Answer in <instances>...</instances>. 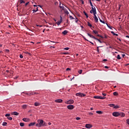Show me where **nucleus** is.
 <instances>
[{
  "label": "nucleus",
  "mask_w": 129,
  "mask_h": 129,
  "mask_svg": "<svg viewBox=\"0 0 129 129\" xmlns=\"http://www.w3.org/2000/svg\"><path fill=\"white\" fill-rule=\"evenodd\" d=\"M87 35H88V36H89V37L90 38H92L93 39H95V40H97V41H98V42H99V43H102V42L100 40H99L98 38H96L94 36H93L89 33H87Z\"/></svg>",
  "instance_id": "obj_1"
},
{
  "label": "nucleus",
  "mask_w": 129,
  "mask_h": 129,
  "mask_svg": "<svg viewBox=\"0 0 129 129\" xmlns=\"http://www.w3.org/2000/svg\"><path fill=\"white\" fill-rule=\"evenodd\" d=\"M76 96H79V97H84V96H86L85 94H83L82 93H77L76 94Z\"/></svg>",
  "instance_id": "obj_2"
},
{
  "label": "nucleus",
  "mask_w": 129,
  "mask_h": 129,
  "mask_svg": "<svg viewBox=\"0 0 129 129\" xmlns=\"http://www.w3.org/2000/svg\"><path fill=\"white\" fill-rule=\"evenodd\" d=\"M65 103L66 104H73V103H74V100H69L68 101H66Z\"/></svg>",
  "instance_id": "obj_3"
},
{
  "label": "nucleus",
  "mask_w": 129,
  "mask_h": 129,
  "mask_svg": "<svg viewBox=\"0 0 129 129\" xmlns=\"http://www.w3.org/2000/svg\"><path fill=\"white\" fill-rule=\"evenodd\" d=\"M113 116H115V117L117 116H119V112H113L112 113Z\"/></svg>",
  "instance_id": "obj_4"
},
{
  "label": "nucleus",
  "mask_w": 129,
  "mask_h": 129,
  "mask_svg": "<svg viewBox=\"0 0 129 129\" xmlns=\"http://www.w3.org/2000/svg\"><path fill=\"white\" fill-rule=\"evenodd\" d=\"M94 98H95L96 99H105V97H103L99 96H95Z\"/></svg>",
  "instance_id": "obj_5"
},
{
  "label": "nucleus",
  "mask_w": 129,
  "mask_h": 129,
  "mask_svg": "<svg viewBox=\"0 0 129 129\" xmlns=\"http://www.w3.org/2000/svg\"><path fill=\"white\" fill-rule=\"evenodd\" d=\"M55 102H56L57 103H62V102H63V100L61 99H58L56 100H55Z\"/></svg>",
  "instance_id": "obj_6"
},
{
  "label": "nucleus",
  "mask_w": 129,
  "mask_h": 129,
  "mask_svg": "<svg viewBox=\"0 0 129 129\" xmlns=\"http://www.w3.org/2000/svg\"><path fill=\"white\" fill-rule=\"evenodd\" d=\"M67 108L68 109H73L74 108V105H69L67 106Z\"/></svg>",
  "instance_id": "obj_7"
},
{
  "label": "nucleus",
  "mask_w": 129,
  "mask_h": 129,
  "mask_svg": "<svg viewBox=\"0 0 129 129\" xmlns=\"http://www.w3.org/2000/svg\"><path fill=\"white\" fill-rule=\"evenodd\" d=\"M94 19L95 23H98V18H97V16H96V14L94 15Z\"/></svg>",
  "instance_id": "obj_8"
},
{
  "label": "nucleus",
  "mask_w": 129,
  "mask_h": 129,
  "mask_svg": "<svg viewBox=\"0 0 129 129\" xmlns=\"http://www.w3.org/2000/svg\"><path fill=\"white\" fill-rule=\"evenodd\" d=\"M60 20L59 21H57V26H60L61 25V23H62V16H60Z\"/></svg>",
  "instance_id": "obj_9"
},
{
  "label": "nucleus",
  "mask_w": 129,
  "mask_h": 129,
  "mask_svg": "<svg viewBox=\"0 0 129 129\" xmlns=\"http://www.w3.org/2000/svg\"><path fill=\"white\" fill-rule=\"evenodd\" d=\"M93 12H94V15H96L97 13H96V9H95V8L94 7H92V10H91Z\"/></svg>",
  "instance_id": "obj_10"
},
{
  "label": "nucleus",
  "mask_w": 129,
  "mask_h": 129,
  "mask_svg": "<svg viewBox=\"0 0 129 129\" xmlns=\"http://www.w3.org/2000/svg\"><path fill=\"white\" fill-rule=\"evenodd\" d=\"M22 120L25 122H29V121H30V118H23Z\"/></svg>",
  "instance_id": "obj_11"
},
{
  "label": "nucleus",
  "mask_w": 129,
  "mask_h": 129,
  "mask_svg": "<svg viewBox=\"0 0 129 129\" xmlns=\"http://www.w3.org/2000/svg\"><path fill=\"white\" fill-rule=\"evenodd\" d=\"M85 126L86 128H91L92 125L91 124H86Z\"/></svg>",
  "instance_id": "obj_12"
},
{
  "label": "nucleus",
  "mask_w": 129,
  "mask_h": 129,
  "mask_svg": "<svg viewBox=\"0 0 129 129\" xmlns=\"http://www.w3.org/2000/svg\"><path fill=\"white\" fill-rule=\"evenodd\" d=\"M12 115H19V113L17 111H14L11 113Z\"/></svg>",
  "instance_id": "obj_13"
},
{
  "label": "nucleus",
  "mask_w": 129,
  "mask_h": 129,
  "mask_svg": "<svg viewBox=\"0 0 129 129\" xmlns=\"http://www.w3.org/2000/svg\"><path fill=\"white\" fill-rule=\"evenodd\" d=\"M119 115H120L121 117H124V116H125V114L123 112H120Z\"/></svg>",
  "instance_id": "obj_14"
},
{
  "label": "nucleus",
  "mask_w": 129,
  "mask_h": 129,
  "mask_svg": "<svg viewBox=\"0 0 129 129\" xmlns=\"http://www.w3.org/2000/svg\"><path fill=\"white\" fill-rule=\"evenodd\" d=\"M62 11L64 12V14H66V15H69V12H68V11L66 8L63 9Z\"/></svg>",
  "instance_id": "obj_15"
},
{
  "label": "nucleus",
  "mask_w": 129,
  "mask_h": 129,
  "mask_svg": "<svg viewBox=\"0 0 129 129\" xmlns=\"http://www.w3.org/2000/svg\"><path fill=\"white\" fill-rule=\"evenodd\" d=\"M43 123H44V120H43L42 119L40 120L39 124L40 126H42Z\"/></svg>",
  "instance_id": "obj_16"
},
{
  "label": "nucleus",
  "mask_w": 129,
  "mask_h": 129,
  "mask_svg": "<svg viewBox=\"0 0 129 129\" xmlns=\"http://www.w3.org/2000/svg\"><path fill=\"white\" fill-rule=\"evenodd\" d=\"M35 124H36L35 122H31L30 124H29V126H33L34 125H35Z\"/></svg>",
  "instance_id": "obj_17"
},
{
  "label": "nucleus",
  "mask_w": 129,
  "mask_h": 129,
  "mask_svg": "<svg viewBox=\"0 0 129 129\" xmlns=\"http://www.w3.org/2000/svg\"><path fill=\"white\" fill-rule=\"evenodd\" d=\"M35 106H40L41 105V103L39 102H35L34 103Z\"/></svg>",
  "instance_id": "obj_18"
},
{
  "label": "nucleus",
  "mask_w": 129,
  "mask_h": 129,
  "mask_svg": "<svg viewBox=\"0 0 129 129\" xmlns=\"http://www.w3.org/2000/svg\"><path fill=\"white\" fill-rule=\"evenodd\" d=\"M22 108H23V109H26V108L28 107V105H27V104L23 105L22 106Z\"/></svg>",
  "instance_id": "obj_19"
},
{
  "label": "nucleus",
  "mask_w": 129,
  "mask_h": 129,
  "mask_svg": "<svg viewBox=\"0 0 129 129\" xmlns=\"http://www.w3.org/2000/svg\"><path fill=\"white\" fill-rule=\"evenodd\" d=\"M68 33V31L67 30H64L62 32V34H63V35H66L67 33Z\"/></svg>",
  "instance_id": "obj_20"
},
{
  "label": "nucleus",
  "mask_w": 129,
  "mask_h": 129,
  "mask_svg": "<svg viewBox=\"0 0 129 129\" xmlns=\"http://www.w3.org/2000/svg\"><path fill=\"white\" fill-rule=\"evenodd\" d=\"M108 106H110V107H114V104H109Z\"/></svg>",
  "instance_id": "obj_21"
},
{
  "label": "nucleus",
  "mask_w": 129,
  "mask_h": 129,
  "mask_svg": "<svg viewBox=\"0 0 129 129\" xmlns=\"http://www.w3.org/2000/svg\"><path fill=\"white\" fill-rule=\"evenodd\" d=\"M59 8H60V9H62V11H63V9H65V8H64V6H61V3L59 4Z\"/></svg>",
  "instance_id": "obj_22"
},
{
  "label": "nucleus",
  "mask_w": 129,
  "mask_h": 129,
  "mask_svg": "<svg viewBox=\"0 0 129 129\" xmlns=\"http://www.w3.org/2000/svg\"><path fill=\"white\" fill-rule=\"evenodd\" d=\"M96 113H98V114H102V111H96Z\"/></svg>",
  "instance_id": "obj_23"
},
{
  "label": "nucleus",
  "mask_w": 129,
  "mask_h": 129,
  "mask_svg": "<svg viewBox=\"0 0 129 129\" xmlns=\"http://www.w3.org/2000/svg\"><path fill=\"white\" fill-rule=\"evenodd\" d=\"M8 124V123L7 122H3L2 125L4 126H6Z\"/></svg>",
  "instance_id": "obj_24"
},
{
  "label": "nucleus",
  "mask_w": 129,
  "mask_h": 129,
  "mask_svg": "<svg viewBox=\"0 0 129 129\" xmlns=\"http://www.w3.org/2000/svg\"><path fill=\"white\" fill-rule=\"evenodd\" d=\"M28 96H31V95H34V93H26Z\"/></svg>",
  "instance_id": "obj_25"
},
{
  "label": "nucleus",
  "mask_w": 129,
  "mask_h": 129,
  "mask_svg": "<svg viewBox=\"0 0 129 129\" xmlns=\"http://www.w3.org/2000/svg\"><path fill=\"white\" fill-rule=\"evenodd\" d=\"M83 38L86 40V41H88V42H90V43L91 44H92V45H94V44L93 42H92L91 41H90L89 40H87L86 38H85V37H83Z\"/></svg>",
  "instance_id": "obj_26"
},
{
  "label": "nucleus",
  "mask_w": 129,
  "mask_h": 129,
  "mask_svg": "<svg viewBox=\"0 0 129 129\" xmlns=\"http://www.w3.org/2000/svg\"><path fill=\"white\" fill-rule=\"evenodd\" d=\"M101 47H102V46H97V51L98 52V53H99V48H101Z\"/></svg>",
  "instance_id": "obj_27"
},
{
  "label": "nucleus",
  "mask_w": 129,
  "mask_h": 129,
  "mask_svg": "<svg viewBox=\"0 0 129 129\" xmlns=\"http://www.w3.org/2000/svg\"><path fill=\"white\" fill-rule=\"evenodd\" d=\"M117 59H118V60H120V59H121V57H120V55H119V54H118L117 55Z\"/></svg>",
  "instance_id": "obj_28"
},
{
  "label": "nucleus",
  "mask_w": 129,
  "mask_h": 129,
  "mask_svg": "<svg viewBox=\"0 0 129 129\" xmlns=\"http://www.w3.org/2000/svg\"><path fill=\"white\" fill-rule=\"evenodd\" d=\"M20 126H24L25 123H23V122H21V123H20Z\"/></svg>",
  "instance_id": "obj_29"
},
{
  "label": "nucleus",
  "mask_w": 129,
  "mask_h": 129,
  "mask_svg": "<svg viewBox=\"0 0 129 129\" xmlns=\"http://www.w3.org/2000/svg\"><path fill=\"white\" fill-rule=\"evenodd\" d=\"M84 14L85 16H86V18H88V15L87 14V13H86V12H84Z\"/></svg>",
  "instance_id": "obj_30"
},
{
  "label": "nucleus",
  "mask_w": 129,
  "mask_h": 129,
  "mask_svg": "<svg viewBox=\"0 0 129 129\" xmlns=\"http://www.w3.org/2000/svg\"><path fill=\"white\" fill-rule=\"evenodd\" d=\"M93 32L94 33V34H98V31H97L96 30H93Z\"/></svg>",
  "instance_id": "obj_31"
},
{
  "label": "nucleus",
  "mask_w": 129,
  "mask_h": 129,
  "mask_svg": "<svg viewBox=\"0 0 129 129\" xmlns=\"http://www.w3.org/2000/svg\"><path fill=\"white\" fill-rule=\"evenodd\" d=\"M7 119H9V120H12L13 119V117H7Z\"/></svg>",
  "instance_id": "obj_32"
},
{
  "label": "nucleus",
  "mask_w": 129,
  "mask_h": 129,
  "mask_svg": "<svg viewBox=\"0 0 129 129\" xmlns=\"http://www.w3.org/2000/svg\"><path fill=\"white\" fill-rule=\"evenodd\" d=\"M114 108H115V109L119 108V106L118 105L114 106Z\"/></svg>",
  "instance_id": "obj_33"
},
{
  "label": "nucleus",
  "mask_w": 129,
  "mask_h": 129,
  "mask_svg": "<svg viewBox=\"0 0 129 129\" xmlns=\"http://www.w3.org/2000/svg\"><path fill=\"white\" fill-rule=\"evenodd\" d=\"M113 95H115V96H116V95H118V93L116 92H114L113 93Z\"/></svg>",
  "instance_id": "obj_34"
},
{
  "label": "nucleus",
  "mask_w": 129,
  "mask_h": 129,
  "mask_svg": "<svg viewBox=\"0 0 129 129\" xmlns=\"http://www.w3.org/2000/svg\"><path fill=\"white\" fill-rule=\"evenodd\" d=\"M20 4H25V1L24 0H20Z\"/></svg>",
  "instance_id": "obj_35"
},
{
  "label": "nucleus",
  "mask_w": 129,
  "mask_h": 129,
  "mask_svg": "<svg viewBox=\"0 0 129 129\" xmlns=\"http://www.w3.org/2000/svg\"><path fill=\"white\" fill-rule=\"evenodd\" d=\"M88 26L90 27H92V25H91L89 22H88Z\"/></svg>",
  "instance_id": "obj_36"
},
{
  "label": "nucleus",
  "mask_w": 129,
  "mask_h": 129,
  "mask_svg": "<svg viewBox=\"0 0 129 129\" xmlns=\"http://www.w3.org/2000/svg\"><path fill=\"white\" fill-rule=\"evenodd\" d=\"M11 115V114L10 113H7L5 115V116H6L7 117H8V116H10Z\"/></svg>",
  "instance_id": "obj_37"
},
{
  "label": "nucleus",
  "mask_w": 129,
  "mask_h": 129,
  "mask_svg": "<svg viewBox=\"0 0 129 129\" xmlns=\"http://www.w3.org/2000/svg\"><path fill=\"white\" fill-rule=\"evenodd\" d=\"M106 24L107 25V26L108 28H109V29H112L111 26L108 25V24H107V23H106Z\"/></svg>",
  "instance_id": "obj_38"
},
{
  "label": "nucleus",
  "mask_w": 129,
  "mask_h": 129,
  "mask_svg": "<svg viewBox=\"0 0 129 129\" xmlns=\"http://www.w3.org/2000/svg\"><path fill=\"white\" fill-rule=\"evenodd\" d=\"M106 24L107 25V26L108 28H109V29H112L111 26L108 25V24H107V23H106Z\"/></svg>",
  "instance_id": "obj_39"
},
{
  "label": "nucleus",
  "mask_w": 129,
  "mask_h": 129,
  "mask_svg": "<svg viewBox=\"0 0 129 129\" xmlns=\"http://www.w3.org/2000/svg\"><path fill=\"white\" fill-rule=\"evenodd\" d=\"M106 24L107 25V26L108 28H109V29H112L111 26L108 25V24H107V23H106Z\"/></svg>",
  "instance_id": "obj_40"
},
{
  "label": "nucleus",
  "mask_w": 129,
  "mask_h": 129,
  "mask_svg": "<svg viewBox=\"0 0 129 129\" xmlns=\"http://www.w3.org/2000/svg\"><path fill=\"white\" fill-rule=\"evenodd\" d=\"M106 24L107 25V26L108 28H109V29H112L111 26L108 25V24H107V23H106Z\"/></svg>",
  "instance_id": "obj_41"
},
{
  "label": "nucleus",
  "mask_w": 129,
  "mask_h": 129,
  "mask_svg": "<svg viewBox=\"0 0 129 129\" xmlns=\"http://www.w3.org/2000/svg\"><path fill=\"white\" fill-rule=\"evenodd\" d=\"M106 24L107 25V26L108 28H109V29H112L111 26L108 25V24H107V23H106Z\"/></svg>",
  "instance_id": "obj_42"
},
{
  "label": "nucleus",
  "mask_w": 129,
  "mask_h": 129,
  "mask_svg": "<svg viewBox=\"0 0 129 129\" xmlns=\"http://www.w3.org/2000/svg\"><path fill=\"white\" fill-rule=\"evenodd\" d=\"M76 119H77V120H80V119H81V118H80L79 117H77L76 118Z\"/></svg>",
  "instance_id": "obj_43"
},
{
  "label": "nucleus",
  "mask_w": 129,
  "mask_h": 129,
  "mask_svg": "<svg viewBox=\"0 0 129 129\" xmlns=\"http://www.w3.org/2000/svg\"><path fill=\"white\" fill-rule=\"evenodd\" d=\"M36 126H38V127H41V125H40L39 123H37V124H36Z\"/></svg>",
  "instance_id": "obj_44"
},
{
  "label": "nucleus",
  "mask_w": 129,
  "mask_h": 129,
  "mask_svg": "<svg viewBox=\"0 0 129 129\" xmlns=\"http://www.w3.org/2000/svg\"><path fill=\"white\" fill-rule=\"evenodd\" d=\"M78 73L79 74H81V73H82V70H80L78 71Z\"/></svg>",
  "instance_id": "obj_45"
},
{
  "label": "nucleus",
  "mask_w": 129,
  "mask_h": 129,
  "mask_svg": "<svg viewBox=\"0 0 129 129\" xmlns=\"http://www.w3.org/2000/svg\"><path fill=\"white\" fill-rule=\"evenodd\" d=\"M126 123H127V124H128V125H129V118L127 119L126 120Z\"/></svg>",
  "instance_id": "obj_46"
},
{
  "label": "nucleus",
  "mask_w": 129,
  "mask_h": 129,
  "mask_svg": "<svg viewBox=\"0 0 129 129\" xmlns=\"http://www.w3.org/2000/svg\"><path fill=\"white\" fill-rule=\"evenodd\" d=\"M70 20H74V18H73V17H72V16H70Z\"/></svg>",
  "instance_id": "obj_47"
},
{
  "label": "nucleus",
  "mask_w": 129,
  "mask_h": 129,
  "mask_svg": "<svg viewBox=\"0 0 129 129\" xmlns=\"http://www.w3.org/2000/svg\"><path fill=\"white\" fill-rule=\"evenodd\" d=\"M70 48L69 47H66L64 48H63V50H69Z\"/></svg>",
  "instance_id": "obj_48"
},
{
  "label": "nucleus",
  "mask_w": 129,
  "mask_h": 129,
  "mask_svg": "<svg viewBox=\"0 0 129 129\" xmlns=\"http://www.w3.org/2000/svg\"><path fill=\"white\" fill-rule=\"evenodd\" d=\"M90 14H93V15H94V11H92V10H91L90 11Z\"/></svg>",
  "instance_id": "obj_49"
},
{
  "label": "nucleus",
  "mask_w": 129,
  "mask_h": 129,
  "mask_svg": "<svg viewBox=\"0 0 129 129\" xmlns=\"http://www.w3.org/2000/svg\"><path fill=\"white\" fill-rule=\"evenodd\" d=\"M62 54L63 55H67V54H69V52H63Z\"/></svg>",
  "instance_id": "obj_50"
},
{
  "label": "nucleus",
  "mask_w": 129,
  "mask_h": 129,
  "mask_svg": "<svg viewBox=\"0 0 129 129\" xmlns=\"http://www.w3.org/2000/svg\"><path fill=\"white\" fill-rule=\"evenodd\" d=\"M43 126H46V122H43V123L42 124Z\"/></svg>",
  "instance_id": "obj_51"
},
{
  "label": "nucleus",
  "mask_w": 129,
  "mask_h": 129,
  "mask_svg": "<svg viewBox=\"0 0 129 129\" xmlns=\"http://www.w3.org/2000/svg\"><path fill=\"white\" fill-rule=\"evenodd\" d=\"M5 51L6 52V53H9V52H10V50L9 49H6Z\"/></svg>",
  "instance_id": "obj_52"
},
{
  "label": "nucleus",
  "mask_w": 129,
  "mask_h": 129,
  "mask_svg": "<svg viewBox=\"0 0 129 129\" xmlns=\"http://www.w3.org/2000/svg\"><path fill=\"white\" fill-rule=\"evenodd\" d=\"M89 115H93V113L92 112H89Z\"/></svg>",
  "instance_id": "obj_53"
},
{
  "label": "nucleus",
  "mask_w": 129,
  "mask_h": 129,
  "mask_svg": "<svg viewBox=\"0 0 129 129\" xmlns=\"http://www.w3.org/2000/svg\"><path fill=\"white\" fill-rule=\"evenodd\" d=\"M23 57H24V56H23V55H22V54H20V58H21V59L23 58Z\"/></svg>",
  "instance_id": "obj_54"
},
{
  "label": "nucleus",
  "mask_w": 129,
  "mask_h": 129,
  "mask_svg": "<svg viewBox=\"0 0 129 129\" xmlns=\"http://www.w3.org/2000/svg\"><path fill=\"white\" fill-rule=\"evenodd\" d=\"M103 96H106V94L102 93Z\"/></svg>",
  "instance_id": "obj_55"
},
{
  "label": "nucleus",
  "mask_w": 129,
  "mask_h": 129,
  "mask_svg": "<svg viewBox=\"0 0 129 129\" xmlns=\"http://www.w3.org/2000/svg\"><path fill=\"white\" fill-rule=\"evenodd\" d=\"M111 34H112V35H113L114 36V35L115 34V33L113 32V31H111Z\"/></svg>",
  "instance_id": "obj_56"
},
{
  "label": "nucleus",
  "mask_w": 129,
  "mask_h": 129,
  "mask_svg": "<svg viewBox=\"0 0 129 129\" xmlns=\"http://www.w3.org/2000/svg\"><path fill=\"white\" fill-rule=\"evenodd\" d=\"M78 21L79 20L77 18H76V21H75L76 23H78Z\"/></svg>",
  "instance_id": "obj_57"
},
{
  "label": "nucleus",
  "mask_w": 129,
  "mask_h": 129,
  "mask_svg": "<svg viewBox=\"0 0 129 129\" xmlns=\"http://www.w3.org/2000/svg\"><path fill=\"white\" fill-rule=\"evenodd\" d=\"M25 54H29V55H31V53L28 52H25Z\"/></svg>",
  "instance_id": "obj_58"
},
{
  "label": "nucleus",
  "mask_w": 129,
  "mask_h": 129,
  "mask_svg": "<svg viewBox=\"0 0 129 129\" xmlns=\"http://www.w3.org/2000/svg\"><path fill=\"white\" fill-rule=\"evenodd\" d=\"M32 11H33V13H36L37 12V11L35 9H33Z\"/></svg>",
  "instance_id": "obj_59"
},
{
  "label": "nucleus",
  "mask_w": 129,
  "mask_h": 129,
  "mask_svg": "<svg viewBox=\"0 0 129 129\" xmlns=\"http://www.w3.org/2000/svg\"><path fill=\"white\" fill-rule=\"evenodd\" d=\"M103 61H104V62H106L107 61V59H104L103 60Z\"/></svg>",
  "instance_id": "obj_60"
},
{
  "label": "nucleus",
  "mask_w": 129,
  "mask_h": 129,
  "mask_svg": "<svg viewBox=\"0 0 129 129\" xmlns=\"http://www.w3.org/2000/svg\"><path fill=\"white\" fill-rule=\"evenodd\" d=\"M99 19L100 22L101 23H102V22H103V21H102V20L100 19V18H99Z\"/></svg>",
  "instance_id": "obj_61"
},
{
  "label": "nucleus",
  "mask_w": 129,
  "mask_h": 129,
  "mask_svg": "<svg viewBox=\"0 0 129 129\" xmlns=\"http://www.w3.org/2000/svg\"><path fill=\"white\" fill-rule=\"evenodd\" d=\"M90 5L91 7H92V8L94 7L92 3H91Z\"/></svg>",
  "instance_id": "obj_62"
},
{
  "label": "nucleus",
  "mask_w": 129,
  "mask_h": 129,
  "mask_svg": "<svg viewBox=\"0 0 129 129\" xmlns=\"http://www.w3.org/2000/svg\"><path fill=\"white\" fill-rule=\"evenodd\" d=\"M69 70H71V69H69V68H67V71H69Z\"/></svg>",
  "instance_id": "obj_63"
},
{
  "label": "nucleus",
  "mask_w": 129,
  "mask_h": 129,
  "mask_svg": "<svg viewBox=\"0 0 129 129\" xmlns=\"http://www.w3.org/2000/svg\"><path fill=\"white\" fill-rule=\"evenodd\" d=\"M126 38H128L129 39V36L128 35H126Z\"/></svg>",
  "instance_id": "obj_64"
}]
</instances>
